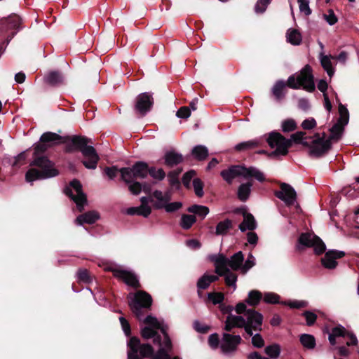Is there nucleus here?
I'll return each instance as SVG.
<instances>
[{"label": "nucleus", "mask_w": 359, "mask_h": 359, "mask_svg": "<svg viewBox=\"0 0 359 359\" xmlns=\"http://www.w3.org/2000/svg\"><path fill=\"white\" fill-rule=\"evenodd\" d=\"M280 190L274 191V196L283 201L288 207L294 205L297 195L294 189L289 184L280 182Z\"/></svg>", "instance_id": "obj_11"}, {"label": "nucleus", "mask_w": 359, "mask_h": 359, "mask_svg": "<svg viewBox=\"0 0 359 359\" xmlns=\"http://www.w3.org/2000/svg\"><path fill=\"white\" fill-rule=\"evenodd\" d=\"M302 316L305 318L308 326L313 325L318 318L316 313L310 311H305Z\"/></svg>", "instance_id": "obj_48"}, {"label": "nucleus", "mask_w": 359, "mask_h": 359, "mask_svg": "<svg viewBox=\"0 0 359 359\" xmlns=\"http://www.w3.org/2000/svg\"><path fill=\"white\" fill-rule=\"evenodd\" d=\"M208 279V274L205 273L203 274L197 281V287H198V293L200 295L201 294V290H206L208 288L210 285L211 284L209 283Z\"/></svg>", "instance_id": "obj_42"}, {"label": "nucleus", "mask_w": 359, "mask_h": 359, "mask_svg": "<svg viewBox=\"0 0 359 359\" xmlns=\"http://www.w3.org/2000/svg\"><path fill=\"white\" fill-rule=\"evenodd\" d=\"M232 227V221L229 219L219 222L216 226L215 235H225Z\"/></svg>", "instance_id": "obj_31"}, {"label": "nucleus", "mask_w": 359, "mask_h": 359, "mask_svg": "<svg viewBox=\"0 0 359 359\" xmlns=\"http://www.w3.org/2000/svg\"><path fill=\"white\" fill-rule=\"evenodd\" d=\"M253 186L252 181H248L245 183L241 184L237 191L238 198L242 201L245 202L250 197L251 194V187Z\"/></svg>", "instance_id": "obj_26"}, {"label": "nucleus", "mask_w": 359, "mask_h": 359, "mask_svg": "<svg viewBox=\"0 0 359 359\" xmlns=\"http://www.w3.org/2000/svg\"><path fill=\"white\" fill-rule=\"evenodd\" d=\"M195 175L196 172L194 170H189L184 174L182 181L184 187L189 188L190 182Z\"/></svg>", "instance_id": "obj_58"}, {"label": "nucleus", "mask_w": 359, "mask_h": 359, "mask_svg": "<svg viewBox=\"0 0 359 359\" xmlns=\"http://www.w3.org/2000/svg\"><path fill=\"white\" fill-rule=\"evenodd\" d=\"M299 4V10L304 13L306 15L311 14V9L309 8V1L308 0H297Z\"/></svg>", "instance_id": "obj_57"}, {"label": "nucleus", "mask_w": 359, "mask_h": 359, "mask_svg": "<svg viewBox=\"0 0 359 359\" xmlns=\"http://www.w3.org/2000/svg\"><path fill=\"white\" fill-rule=\"evenodd\" d=\"M246 324V320L241 316L229 314L225 321L224 330L231 332L233 328H243Z\"/></svg>", "instance_id": "obj_20"}, {"label": "nucleus", "mask_w": 359, "mask_h": 359, "mask_svg": "<svg viewBox=\"0 0 359 359\" xmlns=\"http://www.w3.org/2000/svg\"><path fill=\"white\" fill-rule=\"evenodd\" d=\"M243 177L245 179L255 178L259 182H264L266 180L264 175L255 167H246L242 165Z\"/></svg>", "instance_id": "obj_22"}, {"label": "nucleus", "mask_w": 359, "mask_h": 359, "mask_svg": "<svg viewBox=\"0 0 359 359\" xmlns=\"http://www.w3.org/2000/svg\"><path fill=\"white\" fill-rule=\"evenodd\" d=\"M149 172H148V175H149L153 179L162 181L165 177V172L163 168L156 169V167L151 166L149 167Z\"/></svg>", "instance_id": "obj_40"}, {"label": "nucleus", "mask_w": 359, "mask_h": 359, "mask_svg": "<svg viewBox=\"0 0 359 359\" xmlns=\"http://www.w3.org/2000/svg\"><path fill=\"white\" fill-rule=\"evenodd\" d=\"M255 265V259L254 256L250 253L248 256L247 260L243 265L242 273L245 274L251 268Z\"/></svg>", "instance_id": "obj_45"}, {"label": "nucleus", "mask_w": 359, "mask_h": 359, "mask_svg": "<svg viewBox=\"0 0 359 359\" xmlns=\"http://www.w3.org/2000/svg\"><path fill=\"white\" fill-rule=\"evenodd\" d=\"M287 41L294 46L299 45L302 43V35L296 29H290L287 32Z\"/></svg>", "instance_id": "obj_32"}, {"label": "nucleus", "mask_w": 359, "mask_h": 359, "mask_svg": "<svg viewBox=\"0 0 359 359\" xmlns=\"http://www.w3.org/2000/svg\"><path fill=\"white\" fill-rule=\"evenodd\" d=\"M240 335L224 333L221 344V349L224 353H229L237 350L238 346L242 342Z\"/></svg>", "instance_id": "obj_14"}, {"label": "nucleus", "mask_w": 359, "mask_h": 359, "mask_svg": "<svg viewBox=\"0 0 359 359\" xmlns=\"http://www.w3.org/2000/svg\"><path fill=\"white\" fill-rule=\"evenodd\" d=\"M65 151L66 153H73L79 151L81 152L84 159L81 161L82 164L87 168L95 170L97 168L100 161V157L96 149L93 147L88 145L92 143L91 139L82 135H67L65 136Z\"/></svg>", "instance_id": "obj_3"}, {"label": "nucleus", "mask_w": 359, "mask_h": 359, "mask_svg": "<svg viewBox=\"0 0 359 359\" xmlns=\"http://www.w3.org/2000/svg\"><path fill=\"white\" fill-rule=\"evenodd\" d=\"M215 266V273L219 276H224L225 283L227 286L236 287V281L238 276L236 273H233L229 268H222L220 266Z\"/></svg>", "instance_id": "obj_18"}, {"label": "nucleus", "mask_w": 359, "mask_h": 359, "mask_svg": "<svg viewBox=\"0 0 359 359\" xmlns=\"http://www.w3.org/2000/svg\"><path fill=\"white\" fill-rule=\"evenodd\" d=\"M252 344L256 348H262L264 346V341L260 334H255L252 336Z\"/></svg>", "instance_id": "obj_62"}, {"label": "nucleus", "mask_w": 359, "mask_h": 359, "mask_svg": "<svg viewBox=\"0 0 359 359\" xmlns=\"http://www.w3.org/2000/svg\"><path fill=\"white\" fill-rule=\"evenodd\" d=\"M344 130V126L341 123H336L330 129V135L327 139L326 133H323L320 137L319 133L315 134V140H313V146L310 151V156L315 158H320L331 149L332 140H339Z\"/></svg>", "instance_id": "obj_5"}, {"label": "nucleus", "mask_w": 359, "mask_h": 359, "mask_svg": "<svg viewBox=\"0 0 359 359\" xmlns=\"http://www.w3.org/2000/svg\"><path fill=\"white\" fill-rule=\"evenodd\" d=\"M26 152L27 151H22L20 154H19L17 156L13 157V168L17 169L25 163L27 158Z\"/></svg>", "instance_id": "obj_50"}, {"label": "nucleus", "mask_w": 359, "mask_h": 359, "mask_svg": "<svg viewBox=\"0 0 359 359\" xmlns=\"http://www.w3.org/2000/svg\"><path fill=\"white\" fill-rule=\"evenodd\" d=\"M262 298V294L258 290H251L248 293V297L245 300L250 306H255L260 302Z\"/></svg>", "instance_id": "obj_37"}, {"label": "nucleus", "mask_w": 359, "mask_h": 359, "mask_svg": "<svg viewBox=\"0 0 359 359\" xmlns=\"http://www.w3.org/2000/svg\"><path fill=\"white\" fill-rule=\"evenodd\" d=\"M280 351V346L278 344L269 345L264 349L265 353L273 359H276L279 357Z\"/></svg>", "instance_id": "obj_39"}, {"label": "nucleus", "mask_w": 359, "mask_h": 359, "mask_svg": "<svg viewBox=\"0 0 359 359\" xmlns=\"http://www.w3.org/2000/svg\"><path fill=\"white\" fill-rule=\"evenodd\" d=\"M208 344L212 348H217L219 344V335L217 333L212 334L208 337Z\"/></svg>", "instance_id": "obj_64"}, {"label": "nucleus", "mask_w": 359, "mask_h": 359, "mask_svg": "<svg viewBox=\"0 0 359 359\" xmlns=\"http://www.w3.org/2000/svg\"><path fill=\"white\" fill-rule=\"evenodd\" d=\"M285 83L286 86H288L292 89H299L301 88L298 76H296L294 74L290 76L287 83Z\"/></svg>", "instance_id": "obj_51"}, {"label": "nucleus", "mask_w": 359, "mask_h": 359, "mask_svg": "<svg viewBox=\"0 0 359 359\" xmlns=\"http://www.w3.org/2000/svg\"><path fill=\"white\" fill-rule=\"evenodd\" d=\"M155 334H157V331L149 326H145L141 330V336L144 339H151Z\"/></svg>", "instance_id": "obj_47"}, {"label": "nucleus", "mask_w": 359, "mask_h": 359, "mask_svg": "<svg viewBox=\"0 0 359 359\" xmlns=\"http://www.w3.org/2000/svg\"><path fill=\"white\" fill-rule=\"evenodd\" d=\"M99 219V212L95 210H90L79 215L76 218L75 223L78 225H83V224H93Z\"/></svg>", "instance_id": "obj_21"}, {"label": "nucleus", "mask_w": 359, "mask_h": 359, "mask_svg": "<svg viewBox=\"0 0 359 359\" xmlns=\"http://www.w3.org/2000/svg\"><path fill=\"white\" fill-rule=\"evenodd\" d=\"M154 207L156 209H161L164 208L166 212H173L180 209L182 207V203L181 202H172L170 203H154Z\"/></svg>", "instance_id": "obj_33"}, {"label": "nucleus", "mask_w": 359, "mask_h": 359, "mask_svg": "<svg viewBox=\"0 0 359 359\" xmlns=\"http://www.w3.org/2000/svg\"><path fill=\"white\" fill-rule=\"evenodd\" d=\"M299 341L302 345L308 349H313L316 346L315 337L309 334H302L300 335Z\"/></svg>", "instance_id": "obj_36"}, {"label": "nucleus", "mask_w": 359, "mask_h": 359, "mask_svg": "<svg viewBox=\"0 0 359 359\" xmlns=\"http://www.w3.org/2000/svg\"><path fill=\"white\" fill-rule=\"evenodd\" d=\"M208 297L213 304H219V306L224 299V295L222 292H210L208 294Z\"/></svg>", "instance_id": "obj_44"}, {"label": "nucleus", "mask_w": 359, "mask_h": 359, "mask_svg": "<svg viewBox=\"0 0 359 359\" xmlns=\"http://www.w3.org/2000/svg\"><path fill=\"white\" fill-rule=\"evenodd\" d=\"M196 222V217L193 215L183 214L180 222V226L184 229L188 230L191 228L193 224Z\"/></svg>", "instance_id": "obj_34"}, {"label": "nucleus", "mask_w": 359, "mask_h": 359, "mask_svg": "<svg viewBox=\"0 0 359 359\" xmlns=\"http://www.w3.org/2000/svg\"><path fill=\"white\" fill-rule=\"evenodd\" d=\"M191 115V110L189 107L184 106L180 107L176 114V116L181 118H187Z\"/></svg>", "instance_id": "obj_61"}, {"label": "nucleus", "mask_w": 359, "mask_h": 359, "mask_svg": "<svg viewBox=\"0 0 359 359\" xmlns=\"http://www.w3.org/2000/svg\"><path fill=\"white\" fill-rule=\"evenodd\" d=\"M151 359H171V357L165 348L160 347Z\"/></svg>", "instance_id": "obj_52"}, {"label": "nucleus", "mask_w": 359, "mask_h": 359, "mask_svg": "<svg viewBox=\"0 0 359 359\" xmlns=\"http://www.w3.org/2000/svg\"><path fill=\"white\" fill-rule=\"evenodd\" d=\"M104 172L110 180H114L117 176L118 173L120 172V169H118V167L115 165L106 167L104 169Z\"/></svg>", "instance_id": "obj_53"}, {"label": "nucleus", "mask_w": 359, "mask_h": 359, "mask_svg": "<svg viewBox=\"0 0 359 359\" xmlns=\"http://www.w3.org/2000/svg\"><path fill=\"white\" fill-rule=\"evenodd\" d=\"M134 346L137 349V354H138L142 359L144 358L152 357L154 353V349L149 344H141L140 339L137 337H130L128 342V351H131L132 346Z\"/></svg>", "instance_id": "obj_13"}, {"label": "nucleus", "mask_w": 359, "mask_h": 359, "mask_svg": "<svg viewBox=\"0 0 359 359\" xmlns=\"http://www.w3.org/2000/svg\"><path fill=\"white\" fill-rule=\"evenodd\" d=\"M320 63L323 69L327 72L329 76H332L334 73V70L332 67L330 58L327 55H324L320 60Z\"/></svg>", "instance_id": "obj_41"}, {"label": "nucleus", "mask_w": 359, "mask_h": 359, "mask_svg": "<svg viewBox=\"0 0 359 359\" xmlns=\"http://www.w3.org/2000/svg\"><path fill=\"white\" fill-rule=\"evenodd\" d=\"M220 175L228 184H231L236 177H243L242 165H231L227 169L222 170Z\"/></svg>", "instance_id": "obj_15"}, {"label": "nucleus", "mask_w": 359, "mask_h": 359, "mask_svg": "<svg viewBox=\"0 0 359 359\" xmlns=\"http://www.w3.org/2000/svg\"><path fill=\"white\" fill-rule=\"evenodd\" d=\"M301 126L304 130H311L316 126V121L313 118H307L303 121Z\"/></svg>", "instance_id": "obj_63"}, {"label": "nucleus", "mask_w": 359, "mask_h": 359, "mask_svg": "<svg viewBox=\"0 0 359 359\" xmlns=\"http://www.w3.org/2000/svg\"><path fill=\"white\" fill-rule=\"evenodd\" d=\"M187 211L194 214L193 215H195L196 217L198 216L201 220H203L209 213L210 210L207 206L194 204L189 206L187 208Z\"/></svg>", "instance_id": "obj_28"}, {"label": "nucleus", "mask_w": 359, "mask_h": 359, "mask_svg": "<svg viewBox=\"0 0 359 359\" xmlns=\"http://www.w3.org/2000/svg\"><path fill=\"white\" fill-rule=\"evenodd\" d=\"M117 279L121 280L125 284L135 289L141 287L137 276L132 271L123 269L118 272Z\"/></svg>", "instance_id": "obj_17"}, {"label": "nucleus", "mask_w": 359, "mask_h": 359, "mask_svg": "<svg viewBox=\"0 0 359 359\" xmlns=\"http://www.w3.org/2000/svg\"><path fill=\"white\" fill-rule=\"evenodd\" d=\"M191 154L195 159L202 161L207 158L209 152L206 147L203 145H197L192 149Z\"/></svg>", "instance_id": "obj_30"}, {"label": "nucleus", "mask_w": 359, "mask_h": 359, "mask_svg": "<svg viewBox=\"0 0 359 359\" xmlns=\"http://www.w3.org/2000/svg\"><path fill=\"white\" fill-rule=\"evenodd\" d=\"M154 104L153 93L145 92L139 94L135 100L134 110L140 116H144L149 112Z\"/></svg>", "instance_id": "obj_10"}, {"label": "nucleus", "mask_w": 359, "mask_h": 359, "mask_svg": "<svg viewBox=\"0 0 359 359\" xmlns=\"http://www.w3.org/2000/svg\"><path fill=\"white\" fill-rule=\"evenodd\" d=\"M282 130L284 133H289L294 131L297 129V124L294 120L288 118L283 121Z\"/></svg>", "instance_id": "obj_43"}, {"label": "nucleus", "mask_w": 359, "mask_h": 359, "mask_svg": "<svg viewBox=\"0 0 359 359\" xmlns=\"http://www.w3.org/2000/svg\"><path fill=\"white\" fill-rule=\"evenodd\" d=\"M128 184V189L133 195H138L141 193L142 189V183L133 180V182Z\"/></svg>", "instance_id": "obj_49"}, {"label": "nucleus", "mask_w": 359, "mask_h": 359, "mask_svg": "<svg viewBox=\"0 0 359 359\" xmlns=\"http://www.w3.org/2000/svg\"><path fill=\"white\" fill-rule=\"evenodd\" d=\"M149 165L144 161H137L132 167H124L120 169L121 180L126 184L133 182V180L144 179L148 175Z\"/></svg>", "instance_id": "obj_7"}, {"label": "nucleus", "mask_w": 359, "mask_h": 359, "mask_svg": "<svg viewBox=\"0 0 359 359\" xmlns=\"http://www.w3.org/2000/svg\"><path fill=\"white\" fill-rule=\"evenodd\" d=\"M262 145V141L261 140L255 139L246 142L238 143L235 146V149L237 151H242L245 150H250L255 148H257Z\"/></svg>", "instance_id": "obj_27"}, {"label": "nucleus", "mask_w": 359, "mask_h": 359, "mask_svg": "<svg viewBox=\"0 0 359 359\" xmlns=\"http://www.w3.org/2000/svg\"><path fill=\"white\" fill-rule=\"evenodd\" d=\"M286 88V83L283 80H278L276 82L272 88V93L276 100H280L285 97V90Z\"/></svg>", "instance_id": "obj_29"}, {"label": "nucleus", "mask_w": 359, "mask_h": 359, "mask_svg": "<svg viewBox=\"0 0 359 359\" xmlns=\"http://www.w3.org/2000/svg\"><path fill=\"white\" fill-rule=\"evenodd\" d=\"M339 117L337 123H341L344 126H346L349 121V112L347 108L341 103L339 104Z\"/></svg>", "instance_id": "obj_38"}, {"label": "nucleus", "mask_w": 359, "mask_h": 359, "mask_svg": "<svg viewBox=\"0 0 359 359\" xmlns=\"http://www.w3.org/2000/svg\"><path fill=\"white\" fill-rule=\"evenodd\" d=\"M308 140H311V137L306 136V132L304 131L292 134L290 139L285 138L278 132L273 131L269 133L266 142L271 148L276 147V149L269 155L271 156H286L289 148L292 146V142L309 147L310 151L313 146V140L310 142Z\"/></svg>", "instance_id": "obj_4"}, {"label": "nucleus", "mask_w": 359, "mask_h": 359, "mask_svg": "<svg viewBox=\"0 0 359 359\" xmlns=\"http://www.w3.org/2000/svg\"><path fill=\"white\" fill-rule=\"evenodd\" d=\"M279 295L274 293H265L264 301L269 304H277L279 302Z\"/></svg>", "instance_id": "obj_59"}, {"label": "nucleus", "mask_w": 359, "mask_h": 359, "mask_svg": "<svg viewBox=\"0 0 359 359\" xmlns=\"http://www.w3.org/2000/svg\"><path fill=\"white\" fill-rule=\"evenodd\" d=\"M20 23L21 19L20 16L15 14L11 15L7 18L2 19L0 22L2 29H16L17 31L20 28Z\"/></svg>", "instance_id": "obj_23"}, {"label": "nucleus", "mask_w": 359, "mask_h": 359, "mask_svg": "<svg viewBox=\"0 0 359 359\" xmlns=\"http://www.w3.org/2000/svg\"><path fill=\"white\" fill-rule=\"evenodd\" d=\"M64 193L70 198L76 204L79 212H83L84 206L87 203V196L83 193L82 184L77 179H74L69 182V186L66 187Z\"/></svg>", "instance_id": "obj_8"}, {"label": "nucleus", "mask_w": 359, "mask_h": 359, "mask_svg": "<svg viewBox=\"0 0 359 359\" xmlns=\"http://www.w3.org/2000/svg\"><path fill=\"white\" fill-rule=\"evenodd\" d=\"M271 0H258L255 7V12L257 13H264L267 6L271 3Z\"/></svg>", "instance_id": "obj_54"}, {"label": "nucleus", "mask_w": 359, "mask_h": 359, "mask_svg": "<svg viewBox=\"0 0 359 359\" xmlns=\"http://www.w3.org/2000/svg\"><path fill=\"white\" fill-rule=\"evenodd\" d=\"M211 261L214 262L215 266L222 268H231L233 271L241 270V272L242 273L244 255L242 251H238L229 259L223 254H219L217 257L213 256Z\"/></svg>", "instance_id": "obj_9"}, {"label": "nucleus", "mask_w": 359, "mask_h": 359, "mask_svg": "<svg viewBox=\"0 0 359 359\" xmlns=\"http://www.w3.org/2000/svg\"><path fill=\"white\" fill-rule=\"evenodd\" d=\"M193 186L195 194L198 197H202L203 193V182L199 178H195L193 180Z\"/></svg>", "instance_id": "obj_46"}, {"label": "nucleus", "mask_w": 359, "mask_h": 359, "mask_svg": "<svg viewBox=\"0 0 359 359\" xmlns=\"http://www.w3.org/2000/svg\"><path fill=\"white\" fill-rule=\"evenodd\" d=\"M119 320L125 334L127 337L130 336L131 328L129 322L124 317H120Z\"/></svg>", "instance_id": "obj_60"}, {"label": "nucleus", "mask_w": 359, "mask_h": 359, "mask_svg": "<svg viewBox=\"0 0 359 359\" xmlns=\"http://www.w3.org/2000/svg\"><path fill=\"white\" fill-rule=\"evenodd\" d=\"M128 305L135 317L141 320L145 313L150 310L152 305V297L144 290H138L133 295L130 293L128 296Z\"/></svg>", "instance_id": "obj_6"}, {"label": "nucleus", "mask_w": 359, "mask_h": 359, "mask_svg": "<svg viewBox=\"0 0 359 359\" xmlns=\"http://www.w3.org/2000/svg\"><path fill=\"white\" fill-rule=\"evenodd\" d=\"M144 323L147 325L154 329L156 327H160L159 324L160 322L157 320L156 317L152 316L151 315L147 316L143 320Z\"/></svg>", "instance_id": "obj_56"}, {"label": "nucleus", "mask_w": 359, "mask_h": 359, "mask_svg": "<svg viewBox=\"0 0 359 359\" xmlns=\"http://www.w3.org/2000/svg\"><path fill=\"white\" fill-rule=\"evenodd\" d=\"M77 275H78L79 280L83 283H88L91 280L89 271L87 269H79L78 271Z\"/></svg>", "instance_id": "obj_55"}, {"label": "nucleus", "mask_w": 359, "mask_h": 359, "mask_svg": "<svg viewBox=\"0 0 359 359\" xmlns=\"http://www.w3.org/2000/svg\"><path fill=\"white\" fill-rule=\"evenodd\" d=\"M297 242V249L298 250H304V248H313L315 254L317 255H320L325 252L324 257L321 259V264L327 269H335L338 265L337 259L344 257L346 255L344 251L337 250H330L325 252L326 245L325 243L313 233H302Z\"/></svg>", "instance_id": "obj_2"}, {"label": "nucleus", "mask_w": 359, "mask_h": 359, "mask_svg": "<svg viewBox=\"0 0 359 359\" xmlns=\"http://www.w3.org/2000/svg\"><path fill=\"white\" fill-rule=\"evenodd\" d=\"M44 83L51 87H59L64 84L65 77L59 71H50L43 78Z\"/></svg>", "instance_id": "obj_16"}, {"label": "nucleus", "mask_w": 359, "mask_h": 359, "mask_svg": "<svg viewBox=\"0 0 359 359\" xmlns=\"http://www.w3.org/2000/svg\"><path fill=\"white\" fill-rule=\"evenodd\" d=\"M257 226L254 216L250 213L244 215L243 222L238 225V229L245 232L246 230L254 231Z\"/></svg>", "instance_id": "obj_25"}, {"label": "nucleus", "mask_w": 359, "mask_h": 359, "mask_svg": "<svg viewBox=\"0 0 359 359\" xmlns=\"http://www.w3.org/2000/svg\"><path fill=\"white\" fill-rule=\"evenodd\" d=\"M182 169H177L175 170H172L168 174V180L169 182V184L172 187H175L177 189L180 187V182L179 180V175L182 172Z\"/></svg>", "instance_id": "obj_35"}, {"label": "nucleus", "mask_w": 359, "mask_h": 359, "mask_svg": "<svg viewBox=\"0 0 359 359\" xmlns=\"http://www.w3.org/2000/svg\"><path fill=\"white\" fill-rule=\"evenodd\" d=\"M300 86L304 90L313 93L316 90L312 68L309 65H305L297 75Z\"/></svg>", "instance_id": "obj_12"}, {"label": "nucleus", "mask_w": 359, "mask_h": 359, "mask_svg": "<svg viewBox=\"0 0 359 359\" xmlns=\"http://www.w3.org/2000/svg\"><path fill=\"white\" fill-rule=\"evenodd\" d=\"M246 324L255 326V331H261L263 323V316L254 309H250L248 310V315L246 316Z\"/></svg>", "instance_id": "obj_19"}, {"label": "nucleus", "mask_w": 359, "mask_h": 359, "mask_svg": "<svg viewBox=\"0 0 359 359\" xmlns=\"http://www.w3.org/2000/svg\"><path fill=\"white\" fill-rule=\"evenodd\" d=\"M65 136H61L53 132L43 133L37 143L33 146L32 161L29 169L25 174V180L27 182H32L35 180H44L56 177L59 175V170L55 168V163L45 155V153L50 147L60 144H64L66 140Z\"/></svg>", "instance_id": "obj_1"}, {"label": "nucleus", "mask_w": 359, "mask_h": 359, "mask_svg": "<svg viewBox=\"0 0 359 359\" xmlns=\"http://www.w3.org/2000/svg\"><path fill=\"white\" fill-rule=\"evenodd\" d=\"M163 158L164 164L169 168H172L183 161L182 155L174 151L165 152Z\"/></svg>", "instance_id": "obj_24"}]
</instances>
